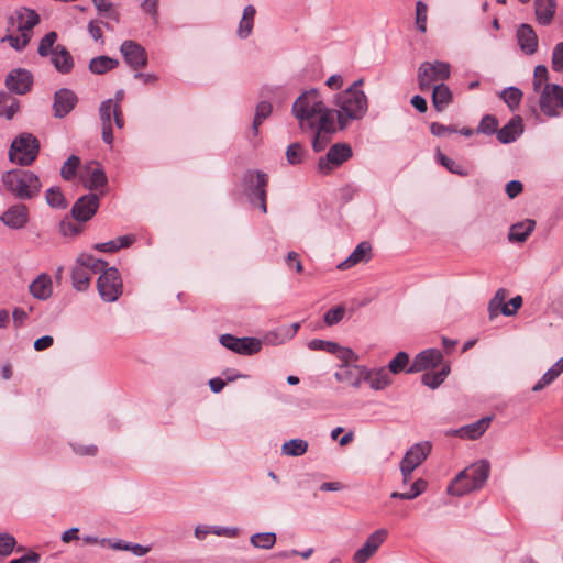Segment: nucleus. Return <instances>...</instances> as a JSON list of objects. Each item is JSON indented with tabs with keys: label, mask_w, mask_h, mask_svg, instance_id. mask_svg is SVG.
Returning <instances> with one entry per match:
<instances>
[{
	"label": "nucleus",
	"mask_w": 563,
	"mask_h": 563,
	"mask_svg": "<svg viewBox=\"0 0 563 563\" xmlns=\"http://www.w3.org/2000/svg\"><path fill=\"white\" fill-rule=\"evenodd\" d=\"M362 84V79L356 80L335 98V111L341 130L345 129L350 121L360 120L367 112V97L364 91L358 89Z\"/></svg>",
	"instance_id": "f257e3e1"
},
{
	"label": "nucleus",
	"mask_w": 563,
	"mask_h": 563,
	"mask_svg": "<svg viewBox=\"0 0 563 563\" xmlns=\"http://www.w3.org/2000/svg\"><path fill=\"white\" fill-rule=\"evenodd\" d=\"M292 114L298 120L300 128L305 130L313 129L318 120L325 114L333 117V111L324 106L318 90L310 89L296 99L292 104Z\"/></svg>",
	"instance_id": "f03ea898"
},
{
	"label": "nucleus",
	"mask_w": 563,
	"mask_h": 563,
	"mask_svg": "<svg viewBox=\"0 0 563 563\" xmlns=\"http://www.w3.org/2000/svg\"><path fill=\"white\" fill-rule=\"evenodd\" d=\"M489 472L490 466L487 461L481 460L473 463L460 472L452 481L448 487L449 494L463 496L471 492L481 489L488 479Z\"/></svg>",
	"instance_id": "7ed1b4c3"
},
{
	"label": "nucleus",
	"mask_w": 563,
	"mask_h": 563,
	"mask_svg": "<svg viewBox=\"0 0 563 563\" xmlns=\"http://www.w3.org/2000/svg\"><path fill=\"white\" fill-rule=\"evenodd\" d=\"M1 180L5 190L20 200L32 199L35 195V174L31 170H8L2 174Z\"/></svg>",
	"instance_id": "20e7f679"
},
{
	"label": "nucleus",
	"mask_w": 563,
	"mask_h": 563,
	"mask_svg": "<svg viewBox=\"0 0 563 563\" xmlns=\"http://www.w3.org/2000/svg\"><path fill=\"white\" fill-rule=\"evenodd\" d=\"M108 263L95 258L92 255L81 254L71 268V284L77 291H85L90 285L92 276L100 273Z\"/></svg>",
	"instance_id": "39448f33"
},
{
	"label": "nucleus",
	"mask_w": 563,
	"mask_h": 563,
	"mask_svg": "<svg viewBox=\"0 0 563 563\" xmlns=\"http://www.w3.org/2000/svg\"><path fill=\"white\" fill-rule=\"evenodd\" d=\"M99 115L102 128V140L106 144L113 143L112 119L118 129L124 126V118L120 104L112 102V99L103 100L99 106Z\"/></svg>",
	"instance_id": "423d86ee"
},
{
	"label": "nucleus",
	"mask_w": 563,
	"mask_h": 563,
	"mask_svg": "<svg viewBox=\"0 0 563 563\" xmlns=\"http://www.w3.org/2000/svg\"><path fill=\"white\" fill-rule=\"evenodd\" d=\"M450 65L444 62H424L418 68V86L421 91L432 88L438 81H444L450 78Z\"/></svg>",
	"instance_id": "0eeeda50"
},
{
	"label": "nucleus",
	"mask_w": 563,
	"mask_h": 563,
	"mask_svg": "<svg viewBox=\"0 0 563 563\" xmlns=\"http://www.w3.org/2000/svg\"><path fill=\"white\" fill-rule=\"evenodd\" d=\"M11 23L13 27L20 32L19 36L8 35L5 40L9 44L20 51L26 46L31 36L30 33L35 25V11L33 10H24L18 11L15 16L11 18Z\"/></svg>",
	"instance_id": "6e6552de"
},
{
	"label": "nucleus",
	"mask_w": 563,
	"mask_h": 563,
	"mask_svg": "<svg viewBox=\"0 0 563 563\" xmlns=\"http://www.w3.org/2000/svg\"><path fill=\"white\" fill-rule=\"evenodd\" d=\"M97 280L100 297L107 302H114L122 295V279L115 267H104Z\"/></svg>",
	"instance_id": "1a4fd4ad"
},
{
	"label": "nucleus",
	"mask_w": 563,
	"mask_h": 563,
	"mask_svg": "<svg viewBox=\"0 0 563 563\" xmlns=\"http://www.w3.org/2000/svg\"><path fill=\"white\" fill-rule=\"evenodd\" d=\"M9 159L21 166L31 165L35 161V137L22 134L14 139L9 150Z\"/></svg>",
	"instance_id": "9d476101"
},
{
	"label": "nucleus",
	"mask_w": 563,
	"mask_h": 563,
	"mask_svg": "<svg viewBox=\"0 0 563 563\" xmlns=\"http://www.w3.org/2000/svg\"><path fill=\"white\" fill-rule=\"evenodd\" d=\"M244 184H245V191L249 195L251 201L254 203L253 198L257 199L261 210L264 213H266L267 212L266 187L268 184L267 174L260 172V170L247 172L244 175Z\"/></svg>",
	"instance_id": "9b49d317"
},
{
	"label": "nucleus",
	"mask_w": 563,
	"mask_h": 563,
	"mask_svg": "<svg viewBox=\"0 0 563 563\" xmlns=\"http://www.w3.org/2000/svg\"><path fill=\"white\" fill-rule=\"evenodd\" d=\"M352 148L346 143L333 144L327 155L321 157L318 162V169L321 174L328 175L333 167L342 165L344 162L352 157Z\"/></svg>",
	"instance_id": "f8f14e48"
},
{
	"label": "nucleus",
	"mask_w": 563,
	"mask_h": 563,
	"mask_svg": "<svg viewBox=\"0 0 563 563\" xmlns=\"http://www.w3.org/2000/svg\"><path fill=\"white\" fill-rule=\"evenodd\" d=\"M219 342L228 350L240 355H254L262 349L261 340L256 338H236L232 334H222Z\"/></svg>",
	"instance_id": "ddd939ff"
},
{
	"label": "nucleus",
	"mask_w": 563,
	"mask_h": 563,
	"mask_svg": "<svg viewBox=\"0 0 563 563\" xmlns=\"http://www.w3.org/2000/svg\"><path fill=\"white\" fill-rule=\"evenodd\" d=\"M540 109L549 117L559 115V108L563 109V87L556 84H547L540 95Z\"/></svg>",
	"instance_id": "4468645a"
},
{
	"label": "nucleus",
	"mask_w": 563,
	"mask_h": 563,
	"mask_svg": "<svg viewBox=\"0 0 563 563\" xmlns=\"http://www.w3.org/2000/svg\"><path fill=\"white\" fill-rule=\"evenodd\" d=\"M100 206V198L97 194H87L77 199L71 208V217L78 222H86L92 219Z\"/></svg>",
	"instance_id": "2eb2a0df"
},
{
	"label": "nucleus",
	"mask_w": 563,
	"mask_h": 563,
	"mask_svg": "<svg viewBox=\"0 0 563 563\" xmlns=\"http://www.w3.org/2000/svg\"><path fill=\"white\" fill-rule=\"evenodd\" d=\"M312 130L314 131L312 148L319 153L330 144L333 134L336 132L333 117L325 114L322 119L318 120Z\"/></svg>",
	"instance_id": "dca6fc26"
},
{
	"label": "nucleus",
	"mask_w": 563,
	"mask_h": 563,
	"mask_svg": "<svg viewBox=\"0 0 563 563\" xmlns=\"http://www.w3.org/2000/svg\"><path fill=\"white\" fill-rule=\"evenodd\" d=\"M124 62L134 70L144 68L147 65V53L139 43L126 40L120 46Z\"/></svg>",
	"instance_id": "f3484780"
},
{
	"label": "nucleus",
	"mask_w": 563,
	"mask_h": 563,
	"mask_svg": "<svg viewBox=\"0 0 563 563\" xmlns=\"http://www.w3.org/2000/svg\"><path fill=\"white\" fill-rule=\"evenodd\" d=\"M388 536V531L384 528L374 531L365 541V543L354 553L353 563H366L384 543Z\"/></svg>",
	"instance_id": "a211bd4d"
},
{
	"label": "nucleus",
	"mask_w": 563,
	"mask_h": 563,
	"mask_svg": "<svg viewBox=\"0 0 563 563\" xmlns=\"http://www.w3.org/2000/svg\"><path fill=\"white\" fill-rule=\"evenodd\" d=\"M5 86L9 91L16 95H24L31 90L33 86V75L23 68L12 69L5 78Z\"/></svg>",
	"instance_id": "6ab92c4d"
},
{
	"label": "nucleus",
	"mask_w": 563,
	"mask_h": 563,
	"mask_svg": "<svg viewBox=\"0 0 563 563\" xmlns=\"http://www.w3.org/2000/svg\"><path fill=\"white\" fill-rule=\"evenodd\" d=\"M443 361V354L438 349H428L416 355L407 373H419L437 367Z\"/></svg>",
	"instance_id": "aec40b11"
},
{
	"label": "nucleus",
	"mask_w": 563,
	"mask_h": 563,
	"mask_svg": "<svg viewBox=\"0 0 563 563\" xmlns=\"http://www.w3.org/2000/svg\"><path fill=\"white\" fill-rule=\"evenodd\" d=\"M431 448L429 441L416 443L406 452L400 463L405 465L406 470H416L428 457Z\"/></svg>",
	"instance_id": "412c9836"
},
{
	"label": "nucleus",
	"mask_w": 563,
	"mask_h": 563,
	"mask_svg": "<svg viewBox=\"0 0 563 563\" xmlns=\"http://www.w3.org/2000/svg\"><path fill=\"white\" fill-rule=\"evenodd\" d=\"M0 220L10 229H21L29 221V209L23 203L13 205L1 214Z\"/></svg>",
	"instance_id": "4be33fe9"
},
{
	"label": "nucleus",
	"mask_w": 563,
	"mask_h": 563,
	"mask_svg": "<svg viewBox=\"0 0 563 563\" xmlns=\"http://www.w3.org/2000/svg\"><path fill=\"white\" fill-rule=\"evenodd\" d=\"M77 101V96L69 89L63 88L56 91L53 104L54 115L56 118H64L75 108Z\"/></svg>",
	"instance_id": "5701e85b"
},
{
	"label": "nucleus",
	"mask_w": 563,
	"mask_h": 563,
	"mask_svg": "<svg viewBox=\"0 0 563 563\" xmlns=\"http://www.w3.org/2000/svg\"><path fill=\"white\" fill-rule=\"evenodd\" d=\"M335 378L351 387L357 388L365 378V368L358 365L342 364L335 373Z\"/></svg>",
	"instance_id": "b1692460"
},
{
	"label": "nucleus",
	"mask_w": 563,
	"mask_h": 563,
	"mask_svg": "<svg viewBox=\"0 0 563 563\" xmlns=\"http://www.w3.org/2000/svg\"><path fill=\"white\" fill-rule=\"evenodd\" d=\"M82 181L87 189L96 191L107 186L108 178L103 168L98 163L91 162L86 166V177Z\"/></svg>",
	"instance_id": "393cba45"
},
{
	"label": "nucleus",
	"mask_w": 563,
	"mask_h": 563,
	"mask_svg": "<svg viewBox=\"0 0 563 563\" xmlns=\"http://www.w3.org/2000/svg\"><path fill=\"white\" fill-rule=\"evenodd\" d=\"M373 256L372 245L367 241H363L354 249L350 256L341 262L336 267L341 271L349 269L360 263H367Z\"/></svg>",
	"instance_id": "a878e982"
},
{
	"label": "nucleus",
	"mask_w": 563,
	"mask_h": 563,
	"mask_svg": "<svg viewBox=\"0 0 563 563\" xmlns=\"http://www.w3.org/2000/svg\"><path fill=\"white\" fill-rule=\"evenodd\" d=\"M49 56L51 63L57 73L67 75L73 70L75 66L74 58L64 45H56L54 53Z\"/></svg>",
	"instance_id": "bb28decb"
},
{
	"label": "nucleus",
	"mask_w": 563,
	"mask_h": 563,
	"mask_svg": "<svg viewBox=\"0 0 563 563\" xmlns=\"http://www.w3.org/2000/svg\"><path fill=\"white\" fill-rule=\"evenodd\" d=\"M517 42L525 54L532 55L537 52L538 36L529 24H521L518 27Z\"/></svg>",
	"instance_id": "cd10ccee"
},
{
	"label": "nucleus",
	"mask_w": 563,
	"mask_h": 563,
	"mask_svg": "<svg viewBox=\"0 0 563 563\" xmlns=\"http://www.w3.org/2000/svg\"><path fill=\"white\" fill-rule=\"evenodd\" d=\"M523 132L522 120L519 115L512 117L501 129H497V140L503 144H509L517 140Z\"/></svg>",
	"instance_id": "c85d7f7f"
},
{
	"label": "nucleus",
	"mask_w": 563,
	"mask_h": 563,
	"mask_svg": "<svg viewBox=\"0 0 563 563\" xmlns=\"http://www.w3.org/2000/svg\"><path fill=\"white\" fill-rule=\"evenodd\" d=\"M492 417H484L476 422L464 426L456 430V434L463 439L476 440L488 429Z\"/></svg>",
	"instance_id": "c756f323"
},
{
	"label": "nucleus",
	"mask_w": 563,
	"mask_h": 563,
	"mask_svg": "<svg viewBox=\"0 0 563 563\" xmlns=\"http://www.w3.org/2000/svg\"><path fill=\"white\" fill-rule=\"evenodd\" d=\"M453 101V93L449 86L441 82L433 86L432 104L438 112L444 111Z\"/></svg>",
	"instance_id": "7c9ffc66"
},
{
	"label": "nucleus",
	"mask_w": 563,
	"mask_h": 563,
	"mask_svg": "<svg viewBox=\"0 0 563 563\" xmlns=\"http://www.w3.org/2000/svg\"><path fill=\"white\" fill-rule=\"evenodd\" d=\"M555 0H534L537 20L542 25H549L555 14Z\"/></svg>",
	"instance_id": "2f4dec72"
},
{
	"label": "nucleus",
	"mask_w": 563,
	"mask_h": 563,
	"mask_svg": "<svg viewBox=\"0 0 563 563\" xmlns=\"http://www.w3.org/2000/svg\"><path fill=\"white\" fill-rule=\"evenodd\" d=\"M534 227L536 221L532 219H526L512 224L508 234L509 241L525 242L534 230Z\"/></svg>",
	"instance_id": "473e14b6"
},
{
	"label": "nucleus",
	"mask_w": 563,
	"mask_h": 563,
	"mask_svg": "<svg viewBox=\"0 0 563 563\" xmlns=\"http://www.w3.org/2000/svg\"><path fill=\"white\" fill-rule=\"evenodd\" d=\"M119 60L109 56H98L89 62V70L97 75L106 74L109 70L117 68Z\"/></svg>",
	"instance_id": "72a5a7b5"
},
{
	"label": "nucleus",
	"mask_w": 563,
	"mask_h": 563,
	"mask_svg": "<svg viewBox=\"0 0 563 563\" xmlns=\"http://www.w3.org/2000/svg\"><path fill=\"white\" fill-rule=\"evenodd\" d=\"M256 10L253 5H246L243 11L242 19L239 23L238 35L241 38H246L250 36L254 25V16Z\"/></svg>",
	"instance_id": "f704fd0d"
},
{
	"label": "nucleus",
	"mask_w": 563,
	"mask_h": 563,
	"mask_svg": "<svg viewBox=\"0 0 563 563\" xmlns=\"http://www.w3.org/2000/svg\"><path fill=\"white\" fill-rule=\"evenodd\" d=\"M368 380L372 389L382 390L390 385L391 379L389 373L385 368H380L374 373H367L365 371V378Z\"/></svg>",
	"instance_id": "c9c22d12"
},
{
	"label": "nucleus",
	"mask_w": 563,
	"mask_h": 563,
	"mask_svg": "<svg viewBox=\"0 0 563 563\" xmlns=\"http://www.w3.org/2000/svg\"><path fill=\"white\" fill-rule=\"evenodd\" d=\"M19 109L16 98L10 96L5 91H0V117L11 120Z\"/></svg>",
	"instance_id": "e433bc0d"
},
{
	"label": "nucleus",
	"mask_w": 563,
	"mask_h": 563,
	"mask_svg": "<svg viewBox=\"0 0 563 563\" xmlns=\"http://www.w3.org/2000/svg\"><path fill=\"white\" fill-rule=\"evenodd\" d=\"M450 373V365L444 364L442 368L438 372H427L422 375L421 382L423 385L435 389L438 388Z\"/></svg>",
	"instance_id": "4c0bfd02"
},
{
	"label": "nucleus",
	"mask_w": 563,
	"mask_h": 563,
	"mask_svg": "<svg viewBox=\"0 0 563 563\" xmlns=\"http://www.w3.org/2000/svg\"><path fill=\"white\" fill-rule=\"evenodd\" d=\"M308 451V442L302 439H291L282 446V453L286 456H301Z\"/></svg>",
	"instance_id": "58836bf2"
},
{
	"label": "nucleus",
	"mask_w": 563,
	"mask_h": 563,
	"mask_svg": "<svg viewBox=\"0 0 563 563\" xmlns=\"http://www.w3.org/2000/svg\"><path fill=\"white\" fill-rule=\"evenodd\" d=\"M498 95L511 111L519 107L522 99V91L517 87L505 88Z\"/></svg>",
	"instance_id": "ea45409f"
},
{
	"label": "nucleus",
	"mask_w": 563,
	"mask_h": 563,
	"mask_svg": "<svg viewBox=\"0 0 563 563\" xmlns=\"http://www.w3.org/2000/svg\"><path fill=\"white\" fill-rule=\"evenodd\" d=\"M57 33L55 31L48 32L45 36H43L37 45V54L42 57H47L54 53Z\"/></svg>",
	"instance_id": "a19ab883"
},
{
	"label": "nucleus",
	"mask_w": 563,
	"mask_h": 563,
	"mask_svg": "<svg viewBox=\"0 0 563 563\" xmlns=\"http://www.w3.org/2000/svg\"><path fill=\"white\" fill-rule=\"evenodd\" d=\"M437 158H438L439 163L442 166H444L450 173L459 175V176H467L468 175V169L464 165L448 157L440 151L437 153Z\"/></svg>",
	"instance_id": "79ce46f5"
},
{
	"label": "nucleus",
	"mask_w": 563,
	"mask_h": 563,
	"mask_svg": "<svg viewBox=\"0 0 563 563\" xmlns=\"http://www.w3.org/2000/svg\"><path fill=\"white\" fill-rule=\"evenodd\" d=\"M272 109V104L267 101H262L257 104L255 117L252 123V131L255 136L258 134L260 125L271 115Z\"/></svg>",
	"instance_id": "37998d69"
},
{
	"label": "nucleus",
	"mask_w": 563,
	"mask_h": 563,
	"mask_svg": "<svg viewBox=\"0 0 563 563\" xmlns=\"http://www.w3.org/2000/svg\"><path fill=\"white\" fill-rule=\"evenodd\" d=\"M306 155L307 151L298 142L291 143L286 150V158L290 165L301 164L305 161Z\"/></svg>",
	"instance_id": "c03bdc74"
},
{
	"label": "nucleus",
	"mask_w": 563,
	"mask_h": 563,
	"mask_svg": "<svg viewBox=\"0 0 563 563\" xmlns=\"http://www.w3.org/2000/svg\"><path fill=\"white\" fill-rule=\"evenodd\" d=\"M507 297V290L499 288L488 303L489 319H494L501 312L503 306H506L505 299Z\"/></svg>",
	"instance_id": "a18cd8bd"
},
{
	"label": "nucleus",
	"mask_w": 563,
	"mask_h": 563,
	"mask_svg": "<svg viewBox=\"0 0 563 563\" xmlns=\"http://www.w3.org/2000/svg\"><path fill=\"white\" fill-rule=\"evenodd\" d=\"M45 200L52 208L65 209L67 201L59 187H51L45 194Z\"/></svg>",
	"instance_id": "49530a36"
},
{
	"label": "nucleus",
	"mask_w": 563,
	"mask_h": 563,
	"mask_svg": "<svg viewBox=\"0 0 563 563\" xmlns=\"http://www.w3.org/2000/svg\"><path fill=\"white\" fill-rule=\"evenodd\" d=\"M276 542V534L274 532H261L251 537V543L255 548L268 550L274 547Z\"/></svg>",
	"instance_id": "de8ad7c7"
},
{
	"label": "nucleus",
	"mask_w": 563,
	"mask_h": 563,
	"mask_svg": "<svg viewBox=\"0 0 563 563\" xmlns=\"http://www.w3.org/2000/svg\"><path fill=\"white\" fill-rule=\"evenodd\" d=\"M53 294L52 278L47 274L37 275V299L45 300Z\"/></svg>",
	"instance_id": "09e8293b"
},
{
	"label": "nucleus",
	"mask_w": 563,
	"mask_h": 563,
	"mask_svg": "<svg viewBox=\"0 0 563 563\" xmlns=\"http://www.w3.org/2000/svg\"><path fill=\"white\" fill-rule=\"evenodd\" d=\"M428 483L422 478H418L412 483V494H400L399 492L391 493L390 497L395 499L411 500L421 495L427 489Z\"/></svg>",
	"instance_id": "8fccbe9b"
},
{
	"label": "nucleus",
	"mask_w": 563,
	"mask_h": 563,
	"mask_svg": "<svg viewBox=\"0 0 563 563\" xmlns=\"http://www.w3.org/2000/svg\"><path fill=\"white\" fill-rule=\"evenodd\" d=\"M79 164L80 158L76 155H70L60 169L62 177L67 181L74 179L77 174Z\"/></svg>",
	"instance_id": "3c124183"
},
{
	"label": "nucleus",
	"mask_w": 563,
	"mask_h": 563,
	"mask_svg": "<svg viewBox=\"0 0 563 563\" xmlns=\"http://www.w3.org/2000/svg\"><path fill=\"white\" fill-rule=\"evenodd\" d=\"M299 323H292L291 325H283L279 327L276 332L269 333L268 339L271 340V336L274 335L277 343H283L287 340H290L298 331Z\"/></svg>",
	"instance_id": "603ef678"
},
{
	"label": "nucleus",
	"mask_w": 563,
	"mask_h": 563,
	"mask_svg": "<svg viewBox=\"0 0 563 563\" xmlns=\"http://www.w3.org/2000/svg\"><path fill=\"white\" fill-rule=\"evenodd\" d=\"M427 20H428V5L419 0L416 3V19L415 24L416 27L421 32H427Z\"/></svg>",
	"instance_id": "864d4df0"
},
{
	"label": "nucleus",
	"mask_w": 563,
	"mask_h": 563,
	"mask_svg": "<svg viewBox=\"0 0 563 563\" xmlns=\"http://www.w3.org/2000/svg\"><path fill=\"white\" fill-rule=\"evenodd\" d=\"M498 129V120L496 117L492 114H486L482 118L478 128L477 133H483L485 135H492L497 132Z\"/></svg>",
	"instance_id": "5fc2aeb1"
},
{
	"label": "nucleus",
	"mask_w": 563,
	"mask_h": 563,
	"mask_svg": "<svg viewBox=\"0 0 563 563\" xmlns=\"http://www.w3.org/2000/svg\"><path fill=\"white\" fill-rule=\"evenodd\" d=\"M111 547L115 550L131 551L136 556H143L150 551L148 547L124 541H117L113 544H111Z\"/></svg>",
	"instance_id": "6e6d98bb"
},
{
	"label": "nucleus",
	"mask_w": 563,
	"mask_h": 563,
	"mask_svg": "<svg viewBox=\"0 0 563 563\" xmlns=\"http://www.w3.org/2000/svg\"><path fill=\"white\" fill-rule=\"evenodd\" d=\"M409 363V355L406 352H398L396 356L389 362L388 371L393 374H399L407 367Z\"/></svg>",
	"instance_id": "4d7b16f0"
},
{
	"label": "nucleus",
	"mask_w": 563,
	"mask_h": 563,
	"mask_svg": "<svg viewBox=\"0 0 563 563\" xmlns=\"http://www.w3.org/2000/svg\"><path fill=\"white\" fill-rule=\"evenodd\" d=\"M99 13L106 18L119 21V13L113 9V3L109 0H92Z\"/></svg>",
	"instance_id": "13d9d810"
},
{
	"label": "nucleus",
	"mask_w": 563,
	"mask_h": 563,
	"mask_svg": "<svg viewBox=\"0 0 563 563\" xmlns=\"http://www.w3.org/2000/svg\"><path fill=\"white\" fill-rule=\"evenodd\" d=\"M548 68L544 65H538L534 68L533 73V89L536 92H539L542 88V86L547 85L548 82Z\"/></svg>",
	"instance_id": "bf43d9fd"
},
{
	"label": "nucleus",
	"mask_w": 563,
	"mask_h": 563,
	"mask_svg": "<svg viewBox=\"0 0 563 563\" xmlns=\"http://www.w3.org/2000/svg\"><path fill=\"white\" fill-rule=\"evenodd\" d=\"M345 314V309L341 306L328 310L324 314V322L327 325H334L339 323Z\"/></svg>",
	"instance_id": "052dcab7"
},
{
	"label": "nucleus",
	"mask_w": 563,
	"mask_h": 563,
	"mask_svg": "<svg viewBox=\"0 0 563 563\" xmlns=\"http://www.w3.org/2000/svg\"><path fill=\"white\" fill-rule=\"evenodd\" d=\"M309 349L317 350V351H325L331 354L335 353V350H338V343L332 341H324V340H318L314 339L309 342Z\"/></svg>",
	"instance_id": "680f3d73"
},
{
	"label": "nucleus",
	"mask_w": 563,
	"mask_h": 563,
	"mask_svg": "<svg viewBox=\"0 0 563 563\" xmlns=\"http://www.w3.org/2000/svg\"><path fill=\"white\" fill-rule=\"evenodd\" d=\"M82 231L79 223H75L69 219H64L60 222V232L64 236H76Z\"/></svg>",
	"instance_id": "e2e57ef3"
},
{
	"label": "nucleus",
	"mask_w": 563,
	"mask_h": 563,
	"mask_svg": "<svg viewBox=\"0 0 563 563\" xmlns=\"http://www.w3.org/2000/svg\"><path fill=\"white\" fill-rule=\"evenodd\" d=\"M15 545V539L9 533H0V555L11 554Z\"/></svg>",
	"instance_id": "0e129e2a"
},
{
	"label": "nucleus",
	"mask_w": 563,
	"mask_h": 563,
	"mask_svg": "<svg viewBox=\"0 0 563 563\" xmlns=\"http://www.w3.org/2000/svg\"><path fill=\"white\" fill-rule=\"evenodd\" d=\"M522 301L523 300L521 296H515L509 300L508 303H506V306H503L501 313L507 317L515 316L517 311L521 308Z\"/></svg>",
	"instance_id": "69168bd1"
},
{
	"label": "nucleus",
	"mask_w": 563,
	"mask_h": 563,
	"mask_svg": "<svg viewBox=\"0 0 563 563\" xmlns=\"http://www.w3.org/2000/svg\"><path fill=\"white\" fill-rule=\"evenodd\" d=\"M552 69L563 71V42L555 45L552 53Z\"/></svg>",
	"instance_id": "338daca9"
},
{
	"label": "nucleus",
	"mask_w": 563,
	"mask_h": 563,
	"mask_svg": "<svg viewBox=\"0 0 563 563\" xmlns=\"http://www.w3.org/2000/svg\"><path fill=\"white\" fill-rule=\"evenodd\" d=\"M334 355L343 362V364H351V362L357 361L358 356L349 347H343L338 344Z\"/></svg>",
	"instance_id": "774afa93"
}]
</instances>
